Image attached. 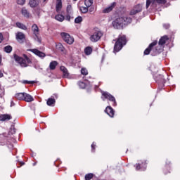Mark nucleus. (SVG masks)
<instances>
[{"mask_svg": "<svg viewBox=\"0 0 180 180\" xmlns=\"http://www.w3.org/2000/svg\"><path fill=\"white\" fill-rule=\"evenodd\" d=\"M131 23V18L124 16L120 17L112 21V26L115 29H123V26Z\"/></svg>", "mask_w": 180, "mask_h": 180, "instance_id": "f257e3e1", "label": "nucleus"}, {"mask_svg": "<svg viewBox=\"0 0 180 180\" xmlns=\"http://www.w3.org/2000/svg\"><path fill=\"white\" fill-rule=\"evenodd\" d=\"M13 57L15 61H16V63H18V64H20V65H21L22 67H27L28 64H32V60H30V58H28L26 54L23 55L24 59L23 58L16 54H14Z\"/></svg>", "mask_w": 180, "mask_h": 180, "instance_id": "f03ea898", "label": "nucleus"}, {"mask_svg": "<svg viewBox=\"0 0 180 180\" xmlns=\"http://www.w3.org/2000/svg\"><path fill=\"white\" fill-rule=\"evenodd\" d=\"M126 43H127V39H126V36L124 35L120 36L114 46V51H115L116 53L120 51V50L123 49V46H125Z\"/></svg>", "mask_w": 180, "mask_h": 180, "instance_id": "7ed1b4c3", "label": "nucleus"}, {"mask_svg": "<svg viewBox=\"0 0 180 180\" xmlns=\"http://www.w3.org/2000/svg\"><path fill=\"white\" fill-rule=\"evenodd\" d=\"M157 43H158L157 41H154L153 42L150 44L149 46L144 51L145 56H148L150 51H154L155 54H158V53H160L161 50L160 49H157V48H155V49H153L154 46H157Z\"/></svg>", "mask_w": 180, "mask_h": 180, "instance_id": "20e7f679", "label": "nucleus"}, {"mask_svg": "<svg viewBox=\"0 0 180 180\" xmlns=\"http://www.w3.org/2000/svg\"><path fill=\"white\" fill-rule=\"evenodd\" d=\"M101 99H103V101L108 99L110 102H113V106H116V98H115V96L108 91H101Z\"/></svg>", "mask_w": 180, "mask_h": 180, "instance_id": "39448f33", "label": "nucleus"}, {"mask_svg": "<svg viewBox=\"0 0 180 180\" xmlns=\"http://www.w3.org/2000/svg\"><path fill=\"white\" fill-rule=\"evenodd\" d=\"M102 36H103V32L100 30H96L91 35L90 40L92 43H96V41L101 40Z\"/></svg>", "mask_w": 180, "mask_h": 180, "instance_id": "423d86ee", "label": "nucleus"}, {"mask_svg": "<svg viewBox=\"0 0 180 180\" xmlns=\"http://www.w3.org/2000/svg\"><path fill=\"white\" fill-rule=\"evenodd\" d=\"M61 37L65 43L68 44H72L74 43V37H71L70 34L67 32H62L60 34Z\"/></svg>", "mask_w": 180, "mask_h": 180, "instance_id": "0eeeda50", "label": "nucleus"}, {"mask_svg": "<svg viewBox=\"0 0 180 180\" xmlns=\"http://www.w3.org/2000/svg\"><path fill=\"white\" fill-rule=\"evenodd\" d=\"M28 51H31L32 53L35 54V56H37V57H39V58H44V57H46V53L36 49H29Z\"/></svg>", "mask_w": 180, "mask_h": 180, "instance_id": "6e6552de", "label": "nucleus"}, {"mask_svg": "<svg viewBox=\"0 0 180 180\" xmlns=\"http://www.w3.org/2000/svg\"><path fill=\"white\" fill-rule=\"evenodd\" d=\"M135 167L136 171H146V168H147V163H146V162H142V164H136L135 165Z\"/></svg>", "mask_w": 180, "mask_h": 180, "instance_id": "1a4fd4ad", "label": "nucleus"}, {"mask_svg": "<svg viewBox=\"0 0 180 180\" xmlns=\"http://www.w3.org/2000/svg\"><path fill=\"white\" fill-rule=\"evenodd\" d=\"M116 6V2H112L110 6L104 8L103 10V13H109V12H112L113 8Z\"/></svg>", "mask_w": 180, "mask_h": 180, "instance_id": "9d476101", "label": "nucleus"}, {"mask_svg": "<svg viewBox=\"0 0 180 180\" xmlns=\"http://www.w3.org/2000/svg\"><path fill=\"white\" fill-rule=\"evenodd\" d=\"M105 113L110 116V117H113L115 116V110L110 106H107L105 108Z\"/></svg>", "mask_w": 180, "mask_h": 180, "instance_id": "9b49d317", "label": "nucleus"}, {"mask_svg": "<svg viewBox=\"0 0 180 180\" xmlns=\"http://www.w3.org/2000/svg\"><path fill=\"white\" fill-rule=\"evenodd\" d=\"M167 40H168V36L165 35L162 37L158 42L159 46H164L167 43Z\"/></svg>", "mask_w": 180, "mask_h": 180, "instance_id": "f8f14e48", "label": "nucleus"}, {"mask_svg": "<svg viewBox=\"0 0 180 180\" xmlns=\"http://www.w3.org/2000/svg\"><path fill=\"white\" fill-rule=\"evenodd\" d=\"M156 82H158L160 85L165 84V79H164V76L159 75V76L156 77Z\"/></svg>", "mask_w": 180, "mask_h": 180, "instance_id": "ddd939ff", "label": "nucleus"}, {"mask_svg": "<svg viewBox=\"0 0 180 180\" xmlns=\"http://www.w3.org/2000/svg\"><path fill=\"white\" fill-rule=\"evenodd\" d=\"M11 119H12V116H11L10 115L4 114L0 115V120H1L2 122H5V120H11Z\"/></svg>", "mask_w": 180, "mask_h": 180, "instance_id": "4468645a", "label": "nucleus"}, {"mask_svg": "<svg viewBox=\"0 0 180 180\" xmlns=\"http://www.w3.org/2000/svg\"><path fill=\"white\" fill-rule=\"evenodd\" d=\"M24 101L25 102H33L34 101V99L30 94H27L25 93V94L24 96Z\"/></svg>", "mask_w": 180, "mask_h": 180, "instance_id": "2eb2a0df", "label": "nucleus"}, {"mask_svg": "<svg viewBox=\"0 0 180 180\" xmlns=\"http://www.w3.org/2000/svg\"><path fill=\"white\" fill-rule=\"evenodd\" d=\"M60 71H62L64 78H68V75H69L68 70H67L65 67L60 66Z\"/></svg>", "mask_w": 180, "mask_h": 180, "instance_id": "dca6fc26", "label": "nucleus"}, {"mask_svg": "<svg viewBox=\"0 0 180 180\" xmlns=\"http://www.w3.org/2000/svg\"><path fill=\"white\" fill-rule=\"evenodd\" d=\"M6 144H9L8 138L5 136L0 137V146H5Z\"/></svg>", "mask_w": 180, "mask_h": 180, "instance_id": "f3484780", "label": "nucleus"}, {"mask_svg": "<svg viewBox=\"0 0 180 180\" xmlns=\"http://www.w3.org/2000/svg\"><path fill=\"white\" fill-rule=\"evenodd\" d=\"M62 8H63V3H61V1H60L56 4V11L57 13H61Z\"/></svg>", "mask_w": 180, "mask_h": 180, "instance_id": "a211bd4d", "label": "nucleus"}, {"mask_svg": "<svg viewBox=\"0 0 180 180\" xmlns=\"http://www.w3.org/2000/svg\"><path fill=\"white\" fill-rule=\"evenodd\" d=\"M55 104H56V99L53 98H48L46 101V105H48V106H54Z\"/></svg>", "mask_w": 180, "mask_h": 180, "instance_id": "6ab92c4d", "label": "nucleus"}, {"mask_svg": "<svg viewBox=\"0 0 180 180\" xmlns=\"http://www.w3.org/2000/svg\"><path fill=\"white\" fill-rule=\"evenodd\" d=\"M25 94V93H18L15 95V96L16 99H18L19 101H24Z\"/></svg>", "mask_w": 180, "mask_h": 180, "instance_id": "aec40b11", "label": "nucleus"}, {"mask_svg": "<svg viewBox=\"0 0 180 180\" xmlns=\"http://www.w3.org/2000/svg\"><path fill=\"white\" fill-rule=\"evenodd\" d=\"M56 20H58V22H64V19H65V17L61 14H58L55 16Z\"/></svg>", "mask_w": 180, "mask_h": 180, "instance_id": "412c9836", "label": "nucleus"}, {"mask_svg": "<svg viewBox=\"0 0 180 180\" xmlns=\"http://www.w3.org/2000/svg\"><path fill=\"white\" fill-rule=\"evenodd\" d=\"M57 65H58V63L56 60H53L50 63L49 68L50 70H56V67H57Z\"/></svg>", "mask_w": 180, "mask_h": 180, "instance_id": "4be33fe9", "label": "nucleus"}, {"mask_svg": "<svg viewBox=\"0 0 180 180\" xmlns=\"http://www.w3.org/2000/svg\"><path fill=\"white\" fill-rule=\"evenodd\" d=\"M32 30L34 35L35 34H39V27L37 26V25L34 24L32 26Z\"/></svg>", "mask_w": 180, "mask_h": 180, "instance_id": "5701e85b", "label": "nucleus"}, {"mask_svg": "<svg viewBox=\"0 0 180 180\" xmlns=\"http://www.w3.org/2000/svg\"><path fill=\"white\" fill-rule=\"evenodd\" d=\"M56 49L57 50H59V51H62V53H64L65 51V48H64V46L61 43H58L56 44Z\"/></svg>", "mask_w": 180, "mask_h": 180, "instance_id": "b1692460", "label": "nucleus"}, {"mask_svg": "<svg viewBox=\"0 0 180 180\" xmlns=\"http://www.w3.org/2000/svg\"><path fill=\"white\" fill-rule=\"evenodd\" d=\"M16 26L22 30H27V27H26V25H25L23 23L16 22Z\"/></svg>", "mask_w": 180, "mask_h": 180, "instance_id": "393cba45", "label": "nucleus"}, {"mask_svg": "<svg viewBox=\"0 0 180 180\" xmlns=\"http://www.w3.org/2000/svg\"><path fill=\"white\" fill-rule=\"evenodd\" d=\"M17 40H23L25 39V34L22 32H18L16 34Z\"/></svg>", "mask_w": 180, "mask_h": 180, "instance_id": "a878e982", "label": "nucleus"}, {"mask_svg": "<svg viewBox=\"0 0 180 180\" xmlns=\"http://www.w3.org/2000/svg\"><path fill=\"white\" fill-rule=\"evenodd\" d=\"M84 53L86 54V56H90V54L92 53V48L87 46L85 49H84Z\"/></svg>", "mask_w": 180, "mask_h": 180, "instance_id": "bb28decb", "label": "nucleus"}, {"mask_svg": "<svg viewBox=\"0 0 180 180\" xmlns=\"http://www.w3.org/2000/svg\"><path fill=\"white\" fill-rule=\"evenodd\" d=\"M94 4V0H85L84 4L87 8H90V6H92V4Z\"/></svg>", "mask_w": 180, "mask_h": 180, "instance_id": "cd10ccee", "label": "nucleus"}, {"mask_svg": "<svg viewBox=\"0 0 180 180\" xmlns=\"http://www.w3.org/2000/svg\"><path fill=\"white\" fill-rule=\"evenodd\" d=\"M38 5L37 1L36 0H30V6L31 8H36V6Z\"/></svg>", "mask_w": 180, "mask_h": 180, "instance_id": "c85d7f7f", "label": "nucleus"}, {"mask_svg": "<svg viewBox=\"0 0 180 180\" xmlns=\"http://www.w3.org/2000/svg\"><path fill=\"white\" fill-rule=\"evenodd\" d=\"M22 14L23 15V16H25V18H29L30 16L29 11H27L26 8L22 9Z\"/></svg>", "mask_w": 180, "mask_h": 180, "instance_id": "c756f323", "label": "nucleus"}, {"mask_svg": "<svg viewBox=\"0 0 180 180\" xmlns=\"http://www.w3.org/2000/svg\"><path fill=\"white\" fill-rule=\"evenodd\" d=\"M84 178H85V180H91L92 178H94V174L89 173L85 175Z\"/></svg>", "mask_w": 180, "mask_h": 180, "instance_id": "7c9ffc66", "label": "nucleus"}, {"mask_svg": "<svg viewBox=\"0 0 180 180\" xmlns=\"http://www.w3.org/2000/svg\"><path fill=\"white\" fill-rule=\"evenodd\" d=\"M4 51L6 53H11L12 52V47L9 45L5 46L4 47Z\"/></svg>", "mask_w": 180, "mask_h": 180, "instance_id": "2f4dec72", "label": "nucleus"}, {"mask_svg": "<svg viewBox=\"0 0 180 180\" xmlns=\"http://www.w3.org/2000/svg\"><path fill=\"white\" fill-rule=\"evenodd\" d=\"M134 9L140 13L141 11H143V7H141V5L138 4L134 7Z\"/></svg>", "mask_w": 180, "mask_h": 180, "instance_id": "473e14b6", "label": "nucleus"}, {"mask_svg": "<svg viewBox=\"0 0 180 180\" xmlns=\"http://www.w3.org/2000/svg\"><path fill=\"white\" fill-rule=\"evenodd\" d=\"M66 11L67 13L72 14V6L71 5H68Z\"/></svg>", "mask_w": 180, "mask_h": 180, "instance_id": "72a5a7b5", "label": "nucleus"}, {"mask_svg": "<svg viewBox=\"0 0 180 180\" xmlns=\"http://www.w3.org/2000/svg\"><path fill=\"white\" fill-rule=\"evenodd\" d=\"M82 22V17L78 16L75 19V23H81Z\"/></svg>", "mask_w": 180, "mask_h": 180, "instance_id": "f704fd0d", "label": "nucleus"}, {"mask_svg": "<svg viewBox=\"0 0 180 180\" xmlns=\"http://www.w3.org/2000/svg\"><path fill=\"white\" fill-rule=\"evenodd\" d=\"M81 74L82 75H86L88 74V70H86L85 68H82L81 69Z\"/></svg>", "mask_w": 180, "mask_h": 180, "instance_id": "c9c22d12", "label": "nucleus"}, {"mask_svg": "<svg viewBox=\"0 0 180 180\" xmlns=\"http://www.w3.org/2000/svg\"><path fill=\"white\" fill-rule=\"evenodd\" d=\"M88 8H89L88 6L86 7L82 6L80 8V11L82 13H86L88 12Z\"/></svg>", "mask_w": 180, "mask_h": 180, "instance_id": "e433bc0d", "label": "nucleus"}, {"mask_svg": "<svg viewBox=\"0 0 180 180\" xmlns=\"http://www.w3.org/2000/svg\"><path fill=\"white\" fill-rule=\"evenodd\" d=\"M34 13H35V15H37V16H38L39 18H40V13H41V9H40V8H36V9L34 10Z\"/></svg>", "mask_w": 180, "mask_h": 180, "instance_id": "4c0bfd02", "label": "nucleus"}, {"mask_svg": "<svg viewBox=\"0 0 180 180\" xmlns=\"http://www.w3.org/2000/svg\"><path fill=\"white\" fill-rule=\"evenodd\" d=\"M78 84L79 88H81L82 89H84V88L86 86V84H85L84 82H79Z\"/></svg>", "mask_w": 180, "mask_h": 180, "instance_id": "58836bf2", "label": "nucleus"}, {"mask_svg": "<svg viewBox=\"0 0 180 180\" xmlns=\"http://www.w3.org/2000/svg\"><path fill=\"white\" fill-rule=\"evenodd\" d=\"M157 4H160L162 5H165V4H167L166 0H155Z\"/></svg>", "mask_w": 180, "mask_h": 180, "instance_id": "ea45409f", "label": "nucleus"}, {"mask_svg": "<svg viewBox=\"0 0 180 180\" xmlns=\"http://www.w3.org/2000/svg\"><path fill=\"white\" fill-rule=\"evenodd\" d=\"M139 12L136 10L135 8H133L131 11L129 15H136V13H139Z\"/></svg>", "mask_w": 180, "mask_h": 180, "instance_id": "a19ab883", "label": "nucleus"}, {"mask_svg": "<svg viewBox=\"0 0 180 180\" xmlns=\"http://www.w3.org/2000/svg\"><path fill=\"white\" fill-rule=\"evenodd\" d=\"M71 15L68 13H67L66 16H65V20H68V22H70L71 20Z\"/></svg>", "mask_w": 180, "mask_h": 180, "instance_id": "79ce46f5", "label": "nucleus"}, {"mask_svg": "<svg viewBox=\"0 0 180 180\" xmlns=\"http://www.w3.org/2000/svg\"><path fill=\"white\" fill-rule=\"evenodd\" d=\"M34 36V40H36V41H38V43H41V39H40V37H39L37 34H35Z\"/></svg>", "mask_w": 180, "mask_h": 180, "instance_id": "37998d69", "label": "nucleus"}, {"mask_svg": "<svg viewBox=\"0 0 180 180\" xmlns=\"http://www.w3.org/2000/svg\"><path fill=\"white\" fill-rule=\"evenodd\" d=\"M25 2H26V0H17L18 5H25Z\"/></svg>", "mask_w": 180, "mask_h": 180, "instance_id": "c03bdc74", "label": "nucleus"}, {"mask_svg": "<svg viewBox=\"0 0 180 180\" xmlns=\"http://www.w3.org/2000/svg\"><path fill=\"white\" fill-rule=\"evenodd\" d=\"M34 81L23 80L22 84H35Z\"/></svg>", "mask_w": 180, "mask_h": 180, "instance_id": "a18cd8bd", "label": "nucleus"}, {"mask_svg": "<svg viewBox=\"0 0 180 180\" xmlns=\"http://www.w3.org/2000/svg\"><path fill=\"white\" fill-rule=\"evenodd\" d=\"M151 5V0H146V8L148 9V6Z\"/></svg>", "mask_w": 180, "mask_h": 180, "instance_id": "49530a36", "label": "nucleus"}, {"mask_svg": "<svg viewBox=\"0 0 180 180\" xmlns=\"http://www.w3.org/2000/svg\"><path fill=\"white\" fill-rule=\"evenodd\" d=\"M96 146V143L95 142H93V143L91 144V150L92 151H94V150H95V147Z\"/></svg>", "mask_w": 180, "mask_h": 180, "instance_id": "de8ad7c7", "label": "nucleus"}, {"mask_svg": "<svg viewBox=\"0 0 180 180\" xmlns=\"http://www.w3.org/2000/svg\"><path fill=\"white\" fill-rule=\"evenodd\" d=\"M163 27H165V29H169V24H164Z\"/></svg>", "mask_w": 180, "mask_h": 180, "instance_id": "09e8293b", "label": "nucleus"}, {"mask_svg": "<svg viewBox=\"0 0 180 180\" xmlns=\"http://www.w3.org/2000/svg\"><path fill=\"white\" fill-rule=\"evenodd\" d=\"M3 40H4V36L2 35V33H0V43H2Z\"/></svg>", "mask_w": 180, "mask_h": 180, "instance_id": "8fccbe9b", "label": "nucleus"}, {"mask_svg": "<svg viewBox=\"0 0 180 180\" xmlns=\"http://www.w3.org/2000/svg\"><path fill=\"white\" fill-rule=\"evenodd\" d=\"M94 11H95V8H94V7H91V8L89 9V12H90V13L94 12Z\"/></svg>", "mask_w": 180, "mask_h": 180, "instance_id": "3c124183", "label": "nucleus"}, {"mask_svg": "<svg viewBox=\"0 0 180 180\" xmlns=\"http://www.w3.org/2000/svg\"><path fill=\"white\" fill-rule=\"evenodd\" d=\"M11 106H15V103L13 102V101H11Z\"/></svg>", "mask_w": 180, "mask_h": 180, "instance_id": "603ef678", "label": "nucleus"}, {"mask_svg": "<svg viewBox=\"0 0 180 180\" xmlns=\"http://www.w3.org/2000/svg\"><path fill=\"white\" fill-rule=\"evenodd\" d=\"M2 77H4V73H2V72L0 71V78H2Z\"/></svg>", "mask_w": 180, "mask_h": 180, "instance_id": "864d4df0", "label": "nucleus"}, {"mask_svg": "<svg viewBox=\"0 0 180 180\" xmlns=\"http://www.w3.org/2000/svg\"><path fill=\"white\" fill-rule=\"evenodd\" d=\"M2 63V58L0 56V64Z\"/></svg>", "mask_w": 180, "mask_h": 180, "instance_id": "5fc2aeb1", "label": "nucleus"}, {"mask_svg": "<svg viewBox=\"0 0 180 180\" xmlns=\"http://www.w3.org/2000/svg\"><path fill=\"white\" fill-rule=\"evenodd\" d=\"M34 68L37 69V68H37V65H35V66H34Z\"/></svg>", "mask_w": 180, "mask_h": 180, "instance_id": "6e6d98bb", "label": "nucleus"}, {"mask_svg": "<svg viewBox=\"0 0 180 180\" xmlns=\"http://www.w3.org/2000/svg\"><path fill=\"white\" fill-rule=\"evenodd\" d=\"M22 165H25V163L22 162Z\"/></svg>", "mask_w": 180, "mask_h": 180, "instance_id": "4d7b16f0", "label": "nucleus"}, {"mask_svg": "<svg viewBox=\"0 0 180 180\" xmlns=\"http://www.w3.org/2000/svg\"><path fill=\"white\" fill-rule=\"evenodd\" d=\"M56 98H57V95H55Z\"/></svg>", "mask_w": 180, "mask_h": 180, "instance_id": "13d9d810", "label": "nucleus"}, {"mask_svg": "<svg viewBox=\"0 0 180 180\" xmlns=\"http://www.w3.org/2000/svg\"><path fill=\"white\" fill-rule=\"evenodd\" d=\"M44 2H46V0H44Z\"/></svg>", "mask_w": 180, "mask_h": 180, "instance_id": "bf43d9fd", "label": "nucleus"}]
</instances>
